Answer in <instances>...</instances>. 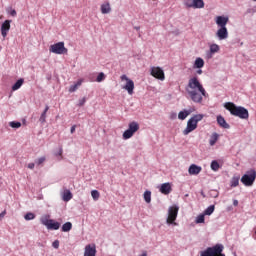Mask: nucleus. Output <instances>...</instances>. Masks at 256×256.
I'll return each mask as SVG.
<instances>
[{
	"mask_svg": "<svg viewBox=\"0 0 256 256\" xmlns=\"http://www.w3.org/2000/svg\"><path fill=\"white\" fill-rule=\"evenodd\" d=\"M81 80H79L75 85H77V87H81Z\"/></svg>",
	"mask_w": 256,
	"mask_h": 256,
	"instance_id": "obj_51",
	"label": "nucleus"
},
{
	"mask_svg": "<svg viewBox=\"0 0 256 256\" xmlns=\"http://www.w3.org/2000/svg\"><path fill=\"white\" fill-rule=\"evenodd\" d=\"M91 196L94 199V201H99V197H101V195L99 194V191L97 190H92Z\"/></svg>",
	"mask_w": 256,
	"mask_h": 256,
	"instance_id": "obj_32",
	"label": "nucleus"
},
{
	"mask_svg": "<svg viewBox=\"0 0 256 256\" xmlns=\"http://www.w3.org/2000/svg\"><path fill=\"white\" fill-rule=\"evenodd\" d=\"M216 37H218L220 41L227 39V37H229V32L227 31V27L219 28L216 32Z\"/></svg>",
	"mask_w": 256,
	"mask_h": 256,
	"instance_id": "obj_13",
	"label": "nucleus"
},
{
	"mask_svg": "<svg viewBox=\"0 0 256 256\" xmlns=\"http://www.w3.org/2000/svg\"><path fill=\"white\" fill-rule=\"evenodd\" d=\"M86 101H87V99H85V98L80 99L79 104H78L79 107H83V105H85Z\"/></svg>",
	"mask_w": 256,
	"mask_h": 256,
	"instance_id": "obj_43",
	"label": "nucleus"
},
{
	"mask_svg": "<svg viewBox=\"0 0 256 256\" xmlns=\"http://www.w3.org/2000/svg\"><path fill=\"white\" fill-rule=\"evenodd\" d=\"M227 23H229V17H225V16L216 17V25H218V27L220 28L227 27Z\"/></svg>",
	"mask_w": 256,
	"mask_h": 256,
	"instance_id": "obj_14",
	"label": "nucleus"
},
{
	"mask_svg": "<svg viewBox=\"0 0 256 256\" xmlns=\"http://www.w3.org/2000/svg\"><path fill=\"white\" fill-rule=\"evenodd\" d=\"M56 157H60L59 161H61V159H63V148L59 149V152L56 153Z\"/></svg>",
	"mask_w": 256,
	"mask_h": 256,
	"instance_id": "obj_42",
	"label": "nucleus"
},
{
	"mask_svg": "<svg viewBox=\"0 0 256 256\" xmlns=\"http://www.w3.org/2000/svg\"><path fill=\"white\" fill-rule=\"evenodd\" d=\"M121 81H126V85L123 86L122 88L125 89V91L128 92V95H133V91L135 89V82H133V80L129 79V77H127V75H122L120 77Z\"/></svg>",
	"mask_w": 256,
	"mask_h": 256,
	"instance_id": "obj_10",
	"label": "nucleus"
},
{
	"mask_svg": "<svg viewBox=\"0 0 256 256\" xmlns=\"http://www.w3.org/2000/svg\"><path fill=\"white\" fill-rule=\"evenodd\" d=\"M50 53H55V55H67L68 50L65 48V42H58L53 44L49 48Z\"/></svg>",
	"mask_w": 256,
	"mask_h": 256,
	"instance_id": "obj_6",
	"label": "nucleus"
},
{
	"mask_svg": "<svg viewBox=\"0 0 256 256\" xmlns=\"http://www.w3.org/2000/svg\"><path fill=\"white\" fill-rule=\"evenodd\" d=\"M78 88L79 87L76 84H74V85L70 86L69 92L70 93H75V91H77Z\"/></svg>",
	"mask_w": 256,
	"mask_h": 256,
	"instance_id": "obj_40",
	"label": "nucleus"
},
{
	"mask_svg": "<svg viewBox=\"0 0 256 256\" xmlns=\"http://www.w3.org/2000/svg\"><path fill=\"white\" fill-rule=\"evenodd\" d=\"M195 223H205V214H200L196 217Z\"/></svg>",
	"mask_w": 256,
	"mask_h": 256,
	"instance_id": "obj_33",
	"label": "nucleus"
},
{
	"mask_svg": "<svg viewBox=\"0 0 256 256\" xmlns=\"http://www.w3.org/2000/svg\"><path fill=\"white\" fill-rule=\"evenodd\" d=\"M23 83H25V80L23 78H20L16 83L12 86V91H17L21 89L23 86Z\"/></svg>",
	"mask_w": 256,
	"mask_h": 256,
	"instance_id": "obj_24",
	"label": "nucleus"
},
{
	"mask_svg": "<svg viewBox=\"0 0 256 256\" xmlns=\"http://www.w3.org/2000/svg\"><path fill=\"white\" fill-rule=\"evenodd\" d=\"M177 215H179L178 206L169 207L166 223H168V225H177V223H175V221H177Z\"/></svg>",
	"mask_w": 256,
	"mask_h": 256,
	"instance_id": "obj_7",
	"label": "nucleus"
},
{
	"mask_svg": "<svg viewBox=\"0 0 256 256\" xmlns=\"http://www.w3.org/2000/svg\"><path fill=\"white\" fill-rule=\"evenodd\" d=\"M241 179L240 176H233L230 180V186L231 187H239V180Z\"/></svg>",
	"mask_w": 256,
	"mask_h": 256,
	"instance_id": "obj_26",
	"label": "nucleus"
},
{
	"mask_svg": "<svg viewBox=\"0 0 256 256\" xmlns=\"http://www.w3.org/2000/svg\"><path fill=\"white\" fill-rule=\"evenodd\" d=\"M219 162H217V160H213L211 162V169L212 171H219Z\"/></svg>",
	"mask_w": 256,
	"mask_h": 256,
	"instance_id": "obj_31",
	"label": "nucleus"
},
{
	"mask_svg": "<svg viewBox=\"0 0 256 256\" xmlns=\"http://www.w3.org/2000/svg\"><path fill=\"white\" fill-rule=\"evenodd\" d=\"M52 220L53 219H47V218H41V223H42V225H45V227H49V225H50V223H52Z\"/></svg>",
	"mask_w": 256,
	"mask_h": 256,
	"instance_id": "obj_35",
	"label": "nucleus"
},
{
	"mask_svg": "<svg viewBox=\"0 0 256 256\" xmlns=\"http://www.w3.org/2000/svg\"><path fill=\"white\" fill-rule=\"evenodd\" d=\"M215 211V205H210L205 211L204 215H213V212Z\"/></svg>",
	"mask_w": 256,
	"mask_h": 256,
	"instance_id": "obj_29",
	"label": "nucleus"
},
{
	"mask_svg": "<svg viewBox=\"0 0 256 256\" xmlns=\"http://www.w3.org/2000/svg\"><path fill=\"white\" fill-rule=\"evenodd\" d=\"M253 1H255V2H256V0H253Z\"/></svg>",
	"mask_w": 256,
	"mask_h": 256,
	"instance_id": "obj_55",
	"label": "nucleus"
},
{
	"mask_svg": "<svg viewBox=\"0 0 256 256\" xmlns=\"http://www.w3.org/2000/svg\"><path fill=\"white\" fill-rule=\"evenodd\" d=\"M200 256H225V254H223V245L216 244L213 247H208L200 253Z\"/></svg>",
	"mask_w": 256,
	"mask_h": 256,
	"instance_id": "obj_4",
	"label": "nucleus"
},
{
	"mask_svg": "<svg viewBox=\"0 0 256 256\" xmlns=\"http://www.w3.org/2000/svg\"><path fill=\"white\" fill-rule=\"evenodd\" d=\"M144 200L146 203H151V191L144 192Z\"/></svg>",
	"mask_w": 256,
	"mask_h": 256,
	"instance_id": "obj_34",
	"label": "nucleus"
},
{
	"mask_svg": "<svg viewBox=\"0 0 256 256\" xmlns=\"http://www.w3.org/2000/svg\"><path fill=\"white\" fill-rule=\"evenodd\" d=\"M185 7H188V9H193V0H184Z\"/></svg>",
	"mask_w": 256,
	"mask_h": 256,
	"instance_id": "obj_38",
	"label": "nucleus"
},
{
	"mask_svg": "<svg viewBox=\"0 0 256 256\" xmlns=\"http://www.w3.org/2000/svg\"><path fill=\"white\" fill-rule=\"evenodd\" d=\"M52 247H54V249H58V247H59V240H55V241L52 243Z\"/></svg>",
	"mask_w": 256,
	"mask_h": 256,
	"instance_id": "obj_44",
	"label": "nucleus"
},
{
	"mask_svg": "<svg viewBox=\"0 0 256 256\" xmlns=\"http://www.w3.org/2000/svg\"><path fill=\"white\" fill-rule=\"evenodd\" d=\"M137 131H139V123L136 121L130 122L128 129L123 133V139H131Z\"/></svg>",
	"mask_w": 256,
	"mask_h": 256,
	"instance_id": "obj_8",
	"label": "nucleus"
},
{
	"mask_svg": "<svg viewBox=\"0 0 256 256\" xmlns=\"http://www.w3.org/2000/svg\"><path fill=\"white\" fill-rule=\"evenodd\" d=\"M189 115H191V111L189 110L180 111L178 114V119H180L181 121H185V119H187Z\"/></svg>",
	"mask_w": 256,
	"mask_h": 256,
	"instance_id": "obj_22",
	"label": "nucleus"
},
{
	"mask_svg": "<svg viewBox=\"0 0 256 256\" xmlns=\"http://www.w3.org/2000/svg\"><path fill=\"white\" fill-rule=\"evenodd\" d=\"M136 31H139V27H135Z\"/></svg>",
	"mask_w": 256,
	"mask_h": 256,
	"instance_id": "obj_53",
	"label": "nucleus"
},
{
	"mask_svg": "<svg viewBox=\"0 0 256 256\" xmlns=\"http://www.w3.org/2000/svg\"><path fill=\"white\" fill-rule=\"evenodd\" d=\"M47 111H49V106H46L43 113L47 114Z\"/></svg>",
	"mask_w": 256,
	"mask_h": 256,
	"instance_id": "obj_50",
	"label": "nucleus"
},
{
	"mask_svg": "<svg viewBox=\"0 0 256 256\" xmlns=\"http://www.w3.org/2000/svg\"><path fill=\"white\" fill-rule=\"evenodd\" d=\"M100 11H101L102 15H107V14L111 13V4L109 2H104L100 6Z\"/></svg>",
	"mask_w": 256,
	"mask_h": 256,
	"instance_id": "obj_17",
	"label": "nucleus"
},
{
	"mask_svg": "<svg viewBox=\"0 0 256 256\" xmlns=\"http://www.w3.org/2000/svg\"><path fill=\"white\" fill-rule=\"evenodd\" d=\"M24 219L26 221H33V219H35V215L31 212H28L25 216H24Z\"/></svg>",
	"mask_w": 256,
	"mask_h": 256,
	"instance_id": "obj_36",
	"label": "nucleus"
},
{
	"mask_svg": "<svg viewBox=\"0 0 256 256\" xmlns=\"http://www.w3.org/2000/svg\"><path fill=\"white\" fill-rule=\"evenodd\" d=\"M61 227V224L59 222H55V220H52L50 224L48 225V228L50 231H57Z\"/></svg>",
	"mask_w": 256,
	"mask_h": 256,
	"instance_id": "obj_23",
	"label": "nucleus"
},
{
	"mask_svg": "<svg viewBox=\"0 0 256 256\" xmlns=\"http://www.w3.org/2000/svg\"><path fill=\"white\" fill-rule=\"evenodd\" d=\"M233 205H234V207H237V205H239V201L238 200H234L233 201Z\"/></svg>",
	"mask_w": 256,
	"mask_h": 256,
	"instance_id": "obj_49",
	"label": "nucleus"
},
{
	"mask_svg": "<svg viewBox=\"0 0 256 256\" xmlns=\"http://www.w3.org/2000/svg\"><path fill=\"white\" fill-rule=\"evenodd\" d=\"M11 30V20H5L3 23H2V26H1V35L2 37H7V34L9 33V31Z\"/></svg>",
	"mask_w": 256,
	"mask_h": 256,
	"instance_id": "obj_12",
	"label": "nucleus"
},
{
	"mask_svg": "<svg viewBox=\"0 0 256 256\" xmlns=\"http://www.w3.org/2000/svg\"><path fill=\"white\" fill-rule=\"evenodd\" d=\"M173 117H177V115H176V114H174V116H172V117H171V119H173Z\"/></svg>",
	"mask_w": 256,
	"mask_h": 256,
	"instance_id": "obj_54",
	"label": "nucleus"
},
{
	"mask_svg": "<svg viewBox=\"0 0 256 256\" xmlns=\"http://www.w3.org/2000/svg\"><path fill=\"white\" fill-rule=\"evenodd\" d=\"M96 81H97V83H101V81H105V73H103V72L99 73Z\"/></svg>",
	"mask_w": 256,
	"mask_h": 256,
	"instance_id": "obj_37",
	"label": "nucleus"
},
{
	"mask_svg": "<svg viewBox=\"0 0 256 256\" xmlns=\"http://www.w3.org/2000/svg\"><path fill=\"white\" fill-rule=\"evenodd\" d=\"M75 129H76V126L75 125L72 126L71 129H70V133H72V134L75 133Z\"/></svg>",
	"mask_w": 256,
	"mask_h": 256,
	"instance_id": "obj_48",
	"label": "nucleus"
},
{
	"mask_svg": "<svg viewBox=\"0 0 256 256\" xmlns=\"http://www.w3.org/2000/svg\"><path fill=\"white\" fill-rule=\"evenodd\" d=\"M219 141V134L217 132L212 133L209 139V145L211 147L215 146V144Z\"/></svg>",
	"mask_w": 256,
	"mask_h": 256,
	"instance_id": "obj_19",
	"label": "nucleus"
},
{
	"mask_svg": "<svg viewBox=\"0 0 256 256\" xmlns=\"http://www.w3.org/2000/svg\"><path fill=\"white\" fill-rule=\"evenodd\" d=\"M255 179H256V171L255 169H251L242 176L241 183H243L245 187H251V185L255 183Z\"/></svg>",
	"mask_w": 256,
	"mask_h": 256,
	"instance_id": "obj_5",
	"label": "nucleus"
},
{
	"mask_svg": "<svg viewBox=\"0 0 256 256\" xmlns=\"http://www.w3.org/2000/svg\"><path fill=\"white\" fill-rule=\"evenodd\" d=\"M44 161H46L45 156L40 157V158H38V159L36 160V164H37V165H43V162H44Z\"/></svg>",
	"mask_w": 256,
	"mask_h": 256,
	"instance_id": "obj_39",
	"label": "nucleus"
},
{
	"mask_svg": "<svg viewBox=\"0 0 256 256\" xmlns=\"http://www.w3.org/2000/svg\"><path fill=\"white\" fill-rule=\"evenodd\" d=\"M9 127H11L12 129H19L21 128V122L11 121L9 122Z\"/></svg>",
	"mask_w": 256,
	"mask_h": 256,
	"instance_id": "obj_28",
	"label": "nucleus"
},
{
	"mask_svg": "<svg viewBox=\"0 0 256 256\" xmlns=\"http://www.w3.org/2000/svg\"><path fill=\"white\" fill-rule=\"evenodd\" d=\"M205 2L203 0H193L192 9H203Z\"/></svg>",
	"mask_w": 256,
	"mask_h": 256,
	"instance_id": "obj_20",
	"label": "nucleus"
},
{
	"mask_svg": "<svg viewBox=\"0 0 256 256\" xmlns=\"http://www.w3.org/2000/svg\"><path fill=\"white\" fill-rule=\"evenodd\" d=\"M219 49V45L217 44L210 45V53L212 54L219 53Z\"/></svg>",
	"mask_w": 256,
	"mask_h": 256,
	"instance_id": "obj_30",
	"label": "nucleus"
},
{
	"mask_svg": "<svg viewBox=\"0 0 256 256\" xmlns=\"http://www.w3.org/2000/svg\"><path fill=\"white\" fill-rule=\"evenodd\" d=\"M28 169H35V163H29Z\"/></svg>",
	"mask_w": 256,
	"mask_h": 256,
	"instance_id": "obj_47",
	"label": "nucleus"
},
{
	"mask_svg": "<svg viewBox=\"0 0 256 256\" xmlns=\"http://www.w3.org/2000/svg\"><path fill=\"white\" fill-rule=\"evenodd\" d=\"M197 73L198 75H201V73H203V70H198Z\"/></svg>",
	"mask_w": 256,
	"mask_h": 256,
	"instance_id": "obj_52",
	"label": "nucleus"
},
{
	"mask_svg": "<svg viewBox=\"0 0 256 256\" xmlns=\"http://www.w3.org/2000/svg\"><path fill=\"white\" fill-rule=\"evenodd\" d=\"M205 66L203 58H197L194 62V69H201Z\"/></svg>",
	"mask_w": 256,
	"mask_h": 256,
	"instance_id": "obj_21",
	"label": "nucleus"
},
{
	"mask_svg": "<svg viewBox=\"0 0 256 256\" xmlns=\"http://www.w3.org/2000/svg\"><path fill=\"white\" fill-rule=\"evenodd\" d=\"M10 15H11L12 17H17V11H16L15 9L11 10V11H10Z\"/></svg>",
	"mask_w": 256,
	"mask_h": 256,
	"instance_id": "obj_45",
	"label": "nucleus"
},
{
	"mask_svg": "<svg viewBox=\"0 0 256 256\" xmlns=\"http://www.w3.org/2000/svg\"><path fill=\"white\" fill-rule=\"evenodd\" d=\"M224 107L234 117H239V119H249V111L243 106H237L233 102H226Z\"/></svg>",
	"mask_w": 256,
	"mask_h": 256,
	"instance_id": "obj_2",
	"label": "nucleus"
},
{
	"mask_svg": "<svg viewBox=\"0 0 256 256\" xmlns=\"http://www.w3.org/2000/svg\"><path fill=\"white\" fill-rule=\"evenodd\" d=\"M62 199L63 201H66V202L71 201V199H73V194L71 193L70 190H66L63 193Z\"/></svg>",
	"mask_w": 256,
	"mask_h": 256,
	"instance_id": "obj_25",
	"label": "nucleus"
},
{
	"mask_svg": "<svg viewBox=\"0 0 256 256\" xmlns=\"http://www.w3.org/2000/svg\"><path fill=\"white\" fill-rule=\"evenodd\" d=\"M202 171V168L200 166H197L195 164L190 165L188 169L189 175H199Z\"/></svg>",
	"mask_w": 256,
	"mask_h": 256,
	"instance_id": "obj_16",
	"label": "nucleus"
},
{
	"mask_svg": "<svg viewBox=\"0 0 256 256\" xmlns=\"http://www.w3.org/2000/svg\"><path fill=\"white\" fill-rule=\"evenodd\" d=\"M73 229V224L71 222H66L65 224L62 225V231L64 233H69Z\"/></svg>",
	"mask_w": 256,
	"mask_h": 256,
	"instance_id": "obj_27",
	"label": "nucleus"
},
{
	"mask_svg": "<svg viewBox=\"0 0 256 256\" xmlns=\"http://www.w3.org/2000/svg\"><path fill=\"white\" fill-rule=\"evenodd\" d=\"M97 255V247L95 244H88L85 246L84 256H95Z\"/></svg>",
	"mask_w": 256,
	"mask_h": 256,
	"instance_id": "obj_11",
	"label": "nucleus"
},
{
	"mask_svg": "<svg viewBox=\"0 0 256 256\" xmlns=\"http://www.w3.org/2000/svg\"><path fill=\"white\" fill-rule=\"evenodd\" d=\"M203 117H205L203 114H196L191 117L187 122V127L184 129L183 135H189V133L195 131V129H197V123H199V121H203Z\"/></svg>",
	"mask_w": 256,
	"mask_h": 256,
	"instance_id": "obj_3",
	"label": "nucleus"
},
{
	"mask_svg": "<svg viewBox=\"0 0 256 256\" xmlns=\"http://www.w3.org/2000/svg\"><path fill=\"white\" fill-rule=\"evenodd\" d=\"M186 92L194 103H203V97H207V91L197 77L189 79Z\"/></svg>",
	"mask_w": 256,
	"mask_h": 256,
	"instance_id": "obj_1",
	"label": "nucleus"
},
{
	"mask_svg": "<svg viewBox=\"0 0 256 256\" xmlns=\"http://www.w3.org/2000/svg\"><path fill=\"white\" fill-rule=\"evenodd\" d=\"M46 119H47V114L43 112L40 116V123H45Z\"/></svg>",
	"mask_w": 256,
	"mask_h": 256,
	"instance_id": "obj_41",
	"label": "nucleus"
},
{
	"mask_svg": "<svg viewBox=\"0 0 256 256\" xmlns=\"http://www.w3.org/2000/svg\"><path fill=\"white\" fill-rule=\"evenodd\" d=\"M150 75L159 81H165V72L163 68L159 66H153L150 68Z\"/></svg>",
	"mask_w": 256,
	"mask_h": 256,
	"instance_id": "obj_9",
	"label": "nucleus"
},
{
	"mask_svg": "<svg viewBox=\"0 0 256 256\" xmlns=\"http://www.w3.org/2000/svg\"><path fill=\"white\" fill-rule=\"evenodd\" d=\"M217 123L223 129H229L230 127L227 121H225V118L223 116H217Z\"/></svg>",
	"mask_w": 256,
	"mask_h": 256,
	"instance_id": "obj_18",
	"label": "nucleus"
},
{
	"mask_svg": "<svg viewBox=\"0 0 256 256\" xmlns=\"http://www.w3.org/2000/svg\"><path fill=\"white\" fill-rule=\"evenodd\" d=\"M5 215H7V211H3L2 213H0V221L1 219H3V217H5Z\"/></svg>",
	"mask_w": 256,
	"mask_h": 256,
	"instance_id": "obj_46",
	"label": "nucleus"
},
{
	"mask_svg": "<svg viewBox=\"0 0 256 256\" xmlns=\"http://www.w3.org/2000/svg\"><path fill=\"white\" fill-rule=\"evenodd\" d=\"M159 191H160V193H162V195H169V193H171V191H173V188H171V183H169V182L163 183L160 186Z\"/></svg>",
	"mask_w": 256,
	"mask_h": 256,
	"instance_id": "obj_15",
	"label": "nucleus"
}]
</instances>
